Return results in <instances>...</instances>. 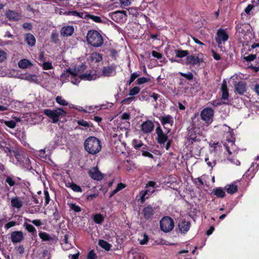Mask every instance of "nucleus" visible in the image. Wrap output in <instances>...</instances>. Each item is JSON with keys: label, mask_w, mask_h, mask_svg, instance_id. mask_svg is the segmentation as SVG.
Returning a JSON list of instances; mask_svg holds the SVG:
<instances>
[{"label": "nucleus", "mask_w": 259, "mask_h": 259, "mask_svg": "<svg viewBox=\"0 0 259 259\" xmlns=\"http://www.w3.org/2000/svg\"><path fill=\"white\" fill-rule=\"evenodd\" d=\"M60 77L61 79L64 82L70 81L72 83L77 85L79 83L81 79L94 80L96 78V75L91 73L81 74L79 70L75 68L64 70L61 74Z\"/></svg>", "instance_id": "f257e3e1"}, {"label": "nucleus", "mask_w": 259, "mask_h": 259, "mask_svg": "<svg viewBox=\"0 0 259 259\" xmlns=\"http://www.w3.org/2000/svg\"><path fill=\"white\" fill-rule=\"evenodd\" d=\"M84 146L85 150L92 155L99 153L102 148L100 141L95 137L87 138L84 142Z\"/></svg>", "instance_id": "f03ea898"}, {"label": "nucleus", "mask_w": 259, "mask_h": 259, "mask_svg": "<svg viewBox=\"0 0 259 259\" xmlns=\"http://www.w3.org/2000/svg\"><path fill=\"white\" fill-rule=\"evenodd\" d=\"M44 113L52 119V122L56 123L59 121L60 118L64 117L67 112L62 108H56L54 109H46L43 111Z\"/></svg>", "instance_id": "7ed1b4c3"}, {"label": "nucleus", "mask_w": 259, "mask_h": 259, "mask_svg": "<svg viewBox=\"0 0 259 259\" xmlns=\"http://www.w3.org/2000/svg\"><path fill=\"white\" fill-rule=\"evenodd\" d=\"M87 40L89 44L94 47H101L103 44V38L101 34L96 30L89 31L87 35Z\"/></svg>", "instance_id": "20e7f679"}, {"label": "nucleus", "mask_w": 259, "mask_h": 259, "mask_svg": "<svg viewBox=\"0 0 259 259\" xmlns=\"http://www.w3.org/2000/svg\"><path fill=\"white\" fill-rule=\"evenodd\" d=\"M156 183L153 181L149 182L146 186L145 190L141 191L140 193V200L142 203L149 197L155 191L156 188Z\"/></svg>", "instance_id": "39448f33"}, {"label": "nucleus", "mask_w": 259, "mask_h": 259, "mask_svg": "<svg viewBox=\"0 0 259 259\" xmlns=\"http://www.w3.org/2000/svg\"><path fill=\"white\" fill-rule=\"evenodd\" d=\"M213 110L210 108H205L201 112V119L204 122V123L208 126L211 124L213 121Z\"/></svg>", "instance_id": "423d86ee"}, {"label": "nucleus", "mask_w": 259, "mask_h": 259, "mask_svg": "<svg viewBox=\"0 0 259 259\" xmlns=\"http://www.w3.org/2000/svg\"><path fill=\"white\" fill-rule=\"evenodd\" d=\"M160 228L164 232H168L174 227V222L169 217L163 218L160 222Z\"/></svg>", "instance_id": "0eeeda50"}, {"label": "nucleus", "mask_w": 259, "mask_h": 259, "mask_svg": "<svg viewBox=\"0 0 259 259\" xmlns=\"http://www.w3.org/2000/svg\"><path fill=\"white\" fill-rule=\"evenodd\" d=\"M12 91L11 87L8 85L2 87V91L0 92L1 99L5 102L11 103L13 101L12 99L10 97V94Z\"/></svg>", "instance_id": "6e6552de"}, {"label": "nucleus", "mask_w": 259, "mask_h": 259, "mask_svg": "<svg viewBox=\"0 0 259 259\" xmlns=\"http://www.w3.org/2000/svg\"><path fill=\"white\" fill-rule=\"evenodd\" d=\"M203 55L202 54H198L197 56L189 55L187 57L186 62L188 64L191 65H199L203 62Z\"/></svg>", "instance_id": "1a4fd4ad"}, {"label": "nucleus", "mask_w": 259, "mask_h": 259, "mask_svg": "<svg viewBox=\"0 0 259 259\" xmlns=\"http://www.w3.org/2000/svg\"><path fill=\"white\" fill-rule=\"evenodd\" d=\"M229 35L225 30L222 28H220L218 30L215 40L219 46L227 41Z\"/></svg>", "instance_id": "9d476101"}, {"label": "nucleus", "mask_w": 259, "mask_h": 259, "mask_svg": "<svg viewBox=\"0 0 259 259\" xmlns=\"http://www.w3.org/2000/svg\"><path fill=\"white\" fill-rule=\"evenodd\" d=\"M156 133L157 135V142L160 144H164L167 140L168 137L166 134H164L160 126L156 128Z\"/></svg>", "instance_id": "9b49d317"}, {"label": "nucleus", "mask_w": 259, "mask_h": 259, "mask_svg": "<svg viewBox=\"0 0 259 259\" xmlns=\"http://www.w3.org/2000/svg\"><path fill=\"white\" fill-rule=\"evenodd\" d=\"M155 208L151 205H147L145 206L142 210V214L145 219H151L155 213Z\"/></svg>", "instance_id": "f8f14e48"}, {"label": "nucleus", "mask_w": 259, "mask_h": 259, "mask_svg": "<svg viewBox=\"0 0 259 259\" xmlns=\"http://www.w3.org/2000/svg\"><path fill=\"white\" fill-rule=\"evenodd\" d=\"M90 177L95 180L99 181L103 178V176L97 167L92 168L89 172Z\"/></svg>", "instance_id": "ddd939ff"}, {"label": "nucleus", "mask_w": 259, "mask_h": 259, "mask_svg": "<svg viewBox=\"0 0 259 259\" xmlns=\"http://www.w3.org/2000/svg\"><path fill=\"white\" fill-rule=\"evenodd\" d=\"M154 127L153 123L150 120H147L141 125V130L144 133H151Z\"/></svg>", "instance_id": "4468645a"}, {"label": "nucleus", "mask_w": 259, "mask_h": 259, "mask_svg": "<svg viewBox=\"0 0 259 259\" xmlns=\"http://www.w3.org/2000/svg\"><path fill=\"white\" fill-rule=\"evenodd\" d=\"M102 74L105 76L115 75L116 74L115 67L110 66L104 67L102 70Z\"/></svg>", "instance_id": "2eb2a0df"}, {"label": "nucleus", "mask_w": 259, "mask_h": 259, "mask_svg": "<svg viewBox=\"0 0 259 259\" xmlns=\"http://www.w3.org/2000/svg\"><path fill=\"white\" fill-rule=\"evenodd\" d=\"M11 239L13 243H19L23 239V234L21 231H14L11 235Z\"/></svg>", "instance_id": "dca6fc26"}, {"label": "nucleus", "mask_w": 259, "mask_h": 259, "mask_svg": "<svg viewBox=\"0 0 259 259\" xmlns=\"http://www.w3.org/2000/svg\"><path fill=\"white\" fill-rule=\"evenodd\" d=\"M74 32V27L71 25L63 26L61 30V34L63 36L71 35Z\"/></svg>", "instance_id": "f3484780"}, {"label": "nucleus", "mask_w": 259, "mask_h": 259, "mask_svg": "<svg viewBox=\"0 0 259 259\" xmlns=\"http://www.w3.org/2000/svg\"><path fill=\"white\" fill-rule=\"evenodd\" d=\"M190 227V223L189 222H186L185 221H181L178 224V227L180 231L182 233H185L187 232Z\"/></svg>", "instance_id": "a211bd4d"}, {"label": "nucleus", "mask_w": 259, "mask_h": 259, "mask_svg": "<svg viewBox=\"0 0 259 259\" xmlns=\"http://www.w3.org/2000/svg\"><path fill=\"white\" fill-rule=\"evenodd\" d=\"M6 14L7 17L12 21L18 20L21 18V15L19 13L13 11H8Z\"/></svg>", "instance_id": "6ab92c4d"}, {"label": "nucleus", "mask_w": 259, "mask_h": 259, "mask_svg": "<svg viewBox=\"0 0 259 259\" xmlns=\"http://www.w3.org/2000/svg\"><path fill=\"white\" fill-rule=\"evenodd\" d=\"M159 119L162 124L164 126L166 124H170L171 126L173 123L172 117L170 115L161 116Z\"/></svg>", "instance_id": "aec40b11"}, {"label": "nucleus", "mask_w": 259, "mask_h": 259, "mask_svg": "<svg viewBox=\"0 0 259 259\" xmlns=\"http://www.w3.org/2000/svg\"><path fill=\"white\" fill-rule=\"evenodd\" d=\"M32 63L29 60L23 59L20 60L18 63V67L22 69H25L32 66Z\"/></svg>", "instance_id": "412c9836"}, {"label": "nucleus", "mask_w": 259, "mask_h": 259, "mask_svg": "<svg viewBox=\"0 0 259 259\" xmlns=\"http://www.w3.org/2000/svg\"><path fill=\"white\" fill-rule=\"evenodd\" d=\"M221 90L222 92V98L223 99H227L229 96V92L227 89V83L226 81H223Z\"/></svg>", "instance_id": "4be33fe9"}, {"label": "nucleus", "mask_w": 259, "mask_h": 259, "mask_svg": "<svg viewBox=\"0 0 259 259\" xmlns=\"http://www.w3.org/2000/svg\"><path fill=\"white\" fill-rule=\"evenodd\" d=\"M235 89L239 94H243L246 91V84L243 82H239L235 85Z\"/></svg>", "instance_id": "5701e85b"}, {"label": "nucleus", "mask_w": 259, "mask_h": 259, "mask_svg": "<svg viewBox=\"0 0 259 259\" xmlns=\"http://www.w3.org/2000/svg\"><path fill=\"white\" fill-rule=\"evenodd\" d=\"M25 39L26 43L29 46L32 47L35 45V38L32 34L30 33L26 34Z\"/></svg>", "instance_id": "b1692460"}, {"label": "nucleus", "mask_w": 259, "mask_h": 259, "mask_svg": "<svg viewBox=\"0 0 259 259\" xmlns=\"http://www.w3.org/2000/svg\"><path fill=\"white\" fill-rule=\"evenodd\" d=\"M11 202L12 206L15 208H20L23 205L22 201L17 197L12 198Z\"/></svg>", "instance_id": "393cba45"}, {"label": "nucleus", "mask_w": 259, "mask_h": 259, "mask_svg": "<svg viewBox=\"0 0 259 259\" xmlns=\"http://www.w3.org/2000/svg\"><path fill=\"white\" fill-rule=\"evenodd\" d=\"M212 193L218 197L223 198L225 196V192L222 188H217L213 189Z\"/></svg>", "instance_id": "a878e982"}, {"label": "nucleus", "mask_w": 259, "mask_h": 259, "mask_svg": "<svg viewBox=\"0 0 259 259\" xmlns=\"http://www.w3.org/2000/svg\"><path fill=\"white\" fill-rule=\"evenodd\" d=\"M225 146L226 147V150L228 151L229 154H232L235 153V150L234 149L235 148L234 143L233 141L229 142L228 144H225Z\"/></svg>", "instance_id": "bb28decb"}, {"label": "nucleus", "mask_w": 259, "mask_h": 259, "mask_svg": "<svg viewBox=\"0 0 259 259\" xmlns=\"http://www.w3.org/2000/svg\"><path fill=\"white\" fill-rule=\"evenodd\" d=\"M23 78L31 82L37 83L38 82L37 76L34 74H27L25 75Z\"/></svg>", "instance_id": "cd10ccee"}, {"label": "nucleus", "mask_w": 259, "mask_h": 259, "mask_svg": "<svg viewBox=\"0 0 259 259\" xmlns=\"http://www.w3.org/2000/svg\"><path fill=\"white\" fill-rule=\"evenodd\" d=\"M125 12L124 11L121 12H116L112 15V19L116 21H118L119 20H118V18L122 19L123 17H125Z\"/></svg>", "instance_id": "c85d7f7f"}, {"label": "nucleus", "mask_w": 259, "mask_h": 259, "mask_svg": "<svg viewBox=\"0 0 259 259\" xmlns=\"http://www.w3.org/2000/svg\"><path fill=\"white\" fill-rule=\"evenodd\" d=\"M91 59L95 62H98L102 60V56L100 53L94 52L91 55Z\"/></svg>", "instance_id": "c756f323"}, {"label": "nucleus", "mask_w": 259, "mask_h": 259, "mask_svg": "<svg viewBox=\"0 0 259 259\" xmlns=\"http://www.w3.org/2000/svg\"><path fill=\"white\" fill-rule=\"evenodd\" d=\"M24 227L25 229L32 235H34L36 234V230L35 228L32 225L29 224H28L26 222L24 223Z\"/></svg>", "instance_id": "7c9ffc66"}, {"label": "nucleus", "mask_w": 259, "mask_h": 259, "mask_svg": "<svg viewBox=\"0 0 259 259\" xmlns=\"http://www.w3.org/2000/svg\"><path fill=\"white\" fill-rule=\"evenodd\" d=\"M99 245L102 248L105 249L107 251H109L111 247V245L108 243L107 241L103 240H99Z\"/></svg>", "instance_id": "2f4dec72"}, {"label": "nucleus", "mask_w": 259, "mask_h": 259, "mask_svg": "<svg viewBox=\"0 0 259 259\" xmlns=\"http://www.w3.org/2000/svg\"><path fill=\"white\" fill-rule=\"evenodd\" d=\"M226 188L227 193L231 194L235 193L238 190L237 186L234 184L228 185Z\"/></svg>", "instance_id": "473e14b6"}, {"label": "nucleus", "mask_w": 259, "mask_h": 259, "mask_svg": "<svg viewBox=\"0 0 259 259\" xmlns=\"http://www.w3.org/2000/svg\"><path fill=\"white\" fill-rule=\"evenodd\" d=\"M39 236L43 241H52L54 239L46 232H39Z\"/></svg>", "instance_id": "72a5a7b5"}, {"label": "nucleus", "mask_w": 259, "mask_h": 259, "mask_svg": "<svg viewBox=\"0 0 259 259\" xmlns=\"http://www.w3.org/2000/svg\"><path fill=\"white\" fill-rule=\"evenodd\" d=\"M175 53L176 57L178 58H183L188 54V51L181 50H175Z\"/></svg>", "instance_id": "f704fd0d"}, {"label": "nucleus", "mask_w": 259, "mask_h": 259, "mask_svg": "<svg viewBox=\"0 0 259 259\" xmlns=\"http://www.w3.org/2000/svg\"><path fill=\"white\" fill-rule=\"evenodd\" d=\"M93 220L96 223L99 224L103 222L104 218L101 214L98 213L94 215Z\"/></svg>", "instance_id": "c9c22d12"}, {"label": "nucleus", "mask_w": 259, "mask_h": 259, "mask_svg": "<svg viewBox=\"0 0 259 259\" xmlns=\"http://www.w3.org/2000/svg\"><path fill=\"white\" fill-rule=\"evenodd\" d=\"M138 240L141 245H145L147 243L149 240V237L145 233H144L141 235V238H139Z\"/></svg>", "instance_id": "e433bc0d"}, {"label": "nucleus", "mask_w": 259, "mask_h": 259, "mask_svg": "<svg viewBox=\"0 0 259 259\" xmlns=\"http://www.w3.org/2000/svg\"><path fill=\"white\" fill-rule=\"evenodd\" d=\"M56 102L62 106H67L68 105V102L64 100L62 97L58 96L56 98Z\"/></svg>", "instance_id": "4c0bfd02"}, {"label": "nucleus", "mask_w": 259, "mask_h": 259, "mask_svg": "<svg viewBox=\"0 0 259 259\" xmlns=\"http://www.w3.org/2000/svg\"><path fill=\"white\" fill-rule=\"evenodd\" d=\"M205 161L206 162L208 166L211 167V168L215 166L216 164L215 160L212 158H209L208 157H206L205 158Z\"/></svg>", "instance_id": "58836bf2"}, {"label": "nucleus", "mask_w": 259, "mask_h": 259, "mask_svg": "<svg viewBox=\"0 0 259 259\" xmlns=\"http://www.w3.org/2000/svg\"><path fill=\"white\" fill-rule=\"evenodd\" d=\"M39 65H41L44 70H50L53 68L51 62H44L42 64L39 63Z\"/></svg>", "instance_id": "ea45409f"}, {"label": "nucleus", "mask_w": 259, "mask_h": 259, "mask_svg": "<svg viewBox=\"0 0 259 259\" xmlns=\"http://www.w3.org/2000/svg\"><path fill=\"white\" fill-rule=\"evenodd\" d=\"M69 187L71 188V189L76 192H81L82 189L79 186L74 184V183H69Z\"/></svg>", "instance_id": "a19ab883"}, {"label": "nucleus", "mask_w": 259, "mask_h": 259, "mask_svg": "<svg viewBox=\"0 0 259 259\" xmlns=\"http://www.w3.org/2000/svg\"><path fill=\"white\" fill-rule=\"evenodd\" d=\"M141 89L139 87H135L130 90L129 95L134 96L137 95L140 91Z\"/></svg>", "instance_id": "79ce46f5"}, {"label": "nucleus", "mask_w": 259, "mask_h": 259, "mask_svg": "<svg viewBox=\"0 0 259 259\" xmlns=\"http://www.w3.org/2000/svg\"><path fill=\"white\" fill-rule=\"evenodd\" d=\"M69 206L70 209L73 210L75 212H78L81 211V207L75 203H70Z\"/></svg>", "instance_id": "37998d69"}, {"label": "nucleus", "mask_w": 259, "mask_h": 259, "mask_svg": "<svg viewBox=\"0 0 259 259\" xmlns=\"http://www.w3.org/2000/svg\"><path fill=\"white\" fill-rule=\"evenodd\" d=\"M7 58V53L2 50H0V63L4 62Z\"/></svg>", "instance_id": "c03bdc74"}, {"label": "nucleus", "mask_w": 259, "mask_h": 259, "mask_svg": "<svg viewBox=\"0 0 259 259\" xmlns=\"http://www.w3.org/2000/svg\"><path fill=\"white\" fill-rule=\"evenodd\" d=\"M132 144L134 147L136 149H139L143 145V144L141 141H138L135 139L133 141Z\"/></svg>", "instance_id": "a18cd8bd"}, {"label": "nucleus", "mask_w": 259, "mask_h": 259, "mask_svg": "<svg viewBox=\"0 0 259 259\" xmlns=\"http://www.w3.org/2000/svg\"><path fill=\"white\" fill-rule=\"evenodd\" d=\"M149 80H150V78H149L145 77H142L139 78L137 80V83L140 85V84H142L143 83L147 82L149 81Z\"/></svg>", "instance_id": "49530a36"}, {"label": "nucleus", "mask_w": 259, "mask_h": 259, "mask_svg": "<svg viewBox=\"0 0 259 259\" xmlns=\"http://www.w3.org/2000/svg\"><path fill=\"white\" fill-rule=\"evenodd\" d=\"M4 123L6 125L11 128H14L16 125V122L14 120L5 121Z\"/></svg>", "instance_id": "de8ad7c7"}, {"label": "nucleus", "mask_w": 259, "mask_h": 259, "mask_svg": "<svg viewBox=\"0 0 259 259\" xmlns=\"http://www.w3.org/2000/svg\"><path fill=\"white\" fill-rule=\"evenodd\" d=\"M180 74H181V76L185 77L189 80H191L193 79V75L190 72H189L187 73L180 72Z\"/></svg>", "instance_id": "09e8293b"}, {"label": "nucleus", "mask_w": 259, "mask_h": 259, "mask_svg": "<svg viewBox=\"0 0 259 259\" xmlns=\"http://www.w3.org/2000/svg\"><path fill=\"white\" fill-rule=\"evenodd\" d=\"M51 39L52 41L55 43H57L59 41L58 34L56 31H53L51 34Z\"/></svg>", "instance_id": "8fccbe9b"}, {"label": "nucleus", "mask_w": 259, "mask_h": 259, "mask_svg": "<svg viewBox=\"0 0 259 259\" xmlns=\"http://www.w3.org/2000/svg\"><path fill=\"white\" fill-rule=\"evenodd\" d=\"M77 122V123L80 126H82L85 127H88L90 126L89 122L83 119L78 120Z\"/></svg>", "instance_id": "3c124183"}, {"label": "nucleus", "mask_w": 259, "mask_h": 259, "mask_svg": "<svg viewBox=\"0 0 259 259\" xmlns=\"http://www.w3.org/2000/svg\"><path fill=\"white\" fill-rule=\"evenodd\" d=\"M198 116V114H195L194 117L192 118V119H193V126L195 128L197 127L198 128H200V124L199 123V121L198 120H195L196 117Z\"/></svg>", "instance_id": "603ef678"}, {"label": "nucleus", "mask_w": 259, "mask_h": 259, "mask_svg": "<svg viewBox=\"0 0 259 259\" xmlns=\"http://www.w3.org/2000/svg\"><path fill=\"white\" fill-rule=\"evenodd\" d=\"M97 257L96 254L95 253L94 250H91L87 256V259H96Z\"/></svg>", "instance_id": "864d4df0"}, {"label": "nucleus", "mask_w": 259, "mask_h": 259, "mask_svg": "<svg viewBox=\"0 0 259 259\" xmlns=\"http://www.w3.org/2000/svg\"><path fill=\"white\" fill-rule=\"evenodd\" d=\"M120 117L122 120H129L131 118V114L128 112H124L121 114Z\"/></svg>", "instance_id": "5fc2aeb1"}, {"label": "nucleus", "mask_w": 259, "mask_h": 259, "mask_svg": "<svg viewBox=\"0 0 259 259\" xmlns=\"http://www.w3.org/2000/svg\"><path fill=\"white\" fill-rule=\"evenodd\" d=\"M152 55L153 57L157 58V59H160L162 58V54L161 53L155 51H152Z\"/></svg>", "instance_id": "6e6d98bb"}, {"label": "nucleus", "mask_w": 259, "mask_h": 259, "mask_svg": "<svg viewBox=\"0 0 259 259\" xmlns=\"http://www.w3.org/2000/svg\"><path fill=\"white\" fill-rule=\"evenodd\" d=\"M10 104V103L4 101L3 105H0V111H4L8 110V106Z\"/></svg>", "instance_id": "4d7b16f0"}, {"label": "nucleus", "mask_w": 259, "mask_h": 259, "mask_svg": "<svg viewBox=\"0 0 259 259\" xmlns=\"http://www.w3.org/2000/svg\"><path fill=\"white\" fill-rule=\"evenodd\" d=\"M6 182L10 186H13L15 185L16 182L11 177H8L6 180Z\"/></svg>", "instance_id": "13d9d810"}, {"label": "nucleus", "mask_w": 259, "mask_h": 259, "mask_svg": "<svg viewBox=\"0 0 259 259\" xmlns=\"http://www.w3.org/2000/svg\"><path fill=\"white\" fill-rule=\"evenodd\" d=\"M25 220L27 221L31 222L36 226H39L41 225V222L40 220H34L31 221L30 220H29L28 219H25Z\"/></svg>", "instance_id": "bf43d9fd"}, {"label": "nucleus", "mask_w": 259, "mask_h": 259, "mask_svg": "<svg viewBox=\"0 0 259 259\" xmlns=\"http://www.w3.org/2000/svg\"><path fill=\"white\" fill-rule=\"evenodd\" d=\"M256 58L255 55H249L247 56L244 57V59L246 61H251L254 60Z\"/></svg>", "instance_id": "052dcab7"}, {"label": "nucleus", "mask_w": 259, "mask_h": 259, "mask_svg": "<svg viewBox=\"0 0 259 259\" xmlns=\"http://www.w3.org/2000/svg\"><path fill=\"white\" fill-rule=\"evenodd\" d=\"M145 255L143 253H137L134 256V259H144Z\"/></svg>", "instance_id": "680f3d73"}, {"label": "nucleus", "mask_w": 259, "mask_h": 259, "mask_svg": "<svg viewBox=\"0 0 259 259\" xmlns=\"http://www.w3.org/2000/svg\"><path fill=\"white\" fill-rule=\"evenodd\" d=\"M228 160L229 161H230L231 162H232V163L236 165H239L240 164V162L236 158H228Z\"/></svg>", "instance_id": "e2e57ef3"}, {"label": "nucleus", "mask_w": 259, "mask_h": 259, "mask_svg": "<svg viewBox=\"0 0 259 259\" xmlns=\"http://www.w3.org/2000/svg\"><path fill=\"white\" fill-rule=\"evenodd\" d=\"M134 99V97H128V98H126L123 99L121 101V103L128 104L130 103Z\"/></svg>", "instance_id": "0e129e2a"}, {"label": "nucleus", "mask_w": 259, "mask_h": 259, "mask_svg": "<svg viewBox=\"0 0 259 259\" xmlns=\"http://www.w3.org/2000/svg\"><path fill=\"white\" fill-rule=\"evenodd\" d=\"M44 195H45V201H46V204H48L49 203L50 201V196L49 192L47 191H44Z\"/></svg>", "instance_id": "69168bd1"}, {"label": "nucleus", "mask_w": 259, "mask_h": 259, "mask_svg": "<svg viewBox=\"0 0 259 259\" xmlns=\"http://www.w3.org/2000/svg\"><path fill=\"white\" fill-rule=\"evenodd\" d=\"M122 6H127L131 4V0H119Z\"/></svg>", "instance_id": "338daca9"}, {"label": "nucleus", "mask_w": 259, "mask_h": 259, "mask_svg": "<svg viewBox=\"0 0 259 259\" xmlns=\"http://www.w3.org/2000/svg\"><path fill=\"white\" fill-rule=\"evenodd\" d=\"M253 8V5H251V4L248 5V6L245 9V12L247 14H249L250 12L252 10Z\"/></svg>", "instance_id": "774afa93"}]
</instances>
